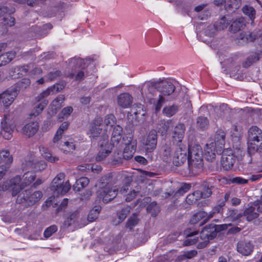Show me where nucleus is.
<instances>
[{
	"mask_svg": "<svg viewBox=\"0 0 262 262\" xmlns=\"http://www.w3.org/2000/svg\"><path fill=\"white\" fill-rule=\"evenodd\" d=\"M261 56L262 51H260V54L255 53L252 55H251L243 63V66L245 68L249 67L251 64H252L253 62L258 60Z\"/></svg>",
	"mask_w": 262,
	"mask_h": 262,
	"instance_id": "nucleus-37",
	"label": "nucleus"
},
{
	"mask_svg": "<svg viewBox=\"0 0 262 262\" xmlns=\"http://www.w3.org/2000/svg\"><path fill=\"white\" fill-rule=\"evenodd\" d=\"M256 37L257 35L255 33L250 32L241 33L239 36V39L242 40L243 42L252 41L256 39Z\"/></svg>",
	"mask_w": 262,
	"mask_h": 262,
	"instance_id": "nucleus-36",
	"label": "nucleus"
},
{
	"mask_svg": "<svg viewBox=\"0 0 262 262\" xmlns=\"http://www.w3.org/2000/svg\"><path fill=\"white\" fill-rule=\"evenodd\" d=\"M69 126V123L68 122H64L60 125L53 140L54 144H58V142L60 141L62 134L68 129Z\"/></svg>",
	"mask_w": 262,
	"mask_h": 262,
	"instance_id": "nucleus-29",
	"label": "nucleus"
},
{
	"mask_svg": "<svg viewBox=\"0 0 262 262\" xmlns=\"http://www.w3.org/2000/svg\"><path fill=\"white\" fill-rule=\"evenodd\" d=\"M191 147H187L185 145L180 143L176 148L173 157V163L176 166L183 164L187 159L188 160L189 150Z\"/></svg>",
	"mask_w": 262,
	"mask_h": 262,
	"instance_id": "nucleus-9",
	"label": "nucleus"
},
{
	"mask_svg": "<svg viewBox=\"0 0 262 262\" xmlns=\"http://www.w3.org/2000/svg\"><path fill=\"white\" fill-rule=\"evenodd\" d=\"M73 189L74 191L76 192H79L80 191L81 188H82V181H81V178H79L75 184L73 186Z\"/></svg>",
	"mask_w": 262,
	"mask_h": 262,
	"instance_id": "nucleus-60",
	"label": "nucleus"
},
{
	"mask_svg": "<svg viewBox=\"0 0 262 262\" xmlns=\"http://www.w3.org/2000/svg\"><path fill=\"white\" fill-rule=\"evenodd\" d=\"M185 126L183 124L180 123L178 124L174 128L172 138L175 142L178 143H182L181 142L183 139L185 133Z\"/></svg>",
	"mask_w": 262,
	"mask_h": 262,
	"instance_id": "nucleus-26",
	"label": "nucleus"
},
{
	"mask_svg": "<svg viewBox=\"0 0 262 262\" xmlns=\"http://www.w3.org/2000/svg\"><path fill=\"white\" fill-rule=\"evenodd\" d=\"M130 208L129 206H126L122 209V210L118 212V218L120 222H122L126 217L127 215L130 211Z\"/></svg>",
	"mask_w": 262,
	"mask_h": 262,
	"instance_id": "nucleus-52",
	"label": "nucleus"
},
{
	"mask_svg": "<svg viewBox=\"0 0 262 262\" xmlns=\"http://www.w3.org/2000/svg\"><path fill=\"white\" fill-rule=\"evenodd\" d=\"M241 0H227L225 5V9L226 10H234L237 9L241 5Z\"/></svg>",
	"mask_w": 262,
	"mask_h": 262,
	"instance_id": "nucleus-41",
	"label": "nucleus"
},
{
	"mask_svg": "<svg viewBox=\"0 0 262 262\" xmlns=\"http://www.w3.org/2000/svg\"><path fill=\"white\" fill-rule=\"evenodd\" d=\"M42 156L48 161L50 162H55L58 160V158L56 157H53L50 152L46 151L44 147L40 149Z\"/></svg>",
	"mask_w": 262,
	"mask_h": 262,
	"instance_id": "nucleus-44",
	"label": "nucleus"
},
{
	"mask_svg": "<svg viewBox=\"0 0 262 262\" xmlns=\"http://www.w3.org/2000/svg\"><path fill=\"white\" fill-rule=\"evenodd\" d=\"M245 26V20L243 17H240L235 20L231 25L230 29L235 32L243 28Z\"/></svg>",
	"mask_w": 262,
	"mask_h": 262,
	"instance_id": "nucleus-32",
	"label": "nucleus"
},
{
	"mask_svg": "<svg viewBox=\"0 0 262 262\" xmlns=\"http://www.w3.org/2000/svg\"><path fill=\"white\" fill-rule=\"evenodd\" d=\"M31 81L29 78H23L17 82V86L19 90H24L29 86Z\"/></svg>",
	"mask_w": 262,
	"mask_h": 262,
	"instance_id": "nucleus-50",
	"label": "nucleus"
},
{
	"mask_svg": "<svg viewBox=\"0 0 262 262\" xmlns=\"http://www.w3.org/2000/svg\"><path fill=\"white\" fill-rule=\"evenodd\" d=\"M164 102H165L164 98L161 95H159V99L155 104V109H156V112H158L161 110V108L163 104L164 103Z\"/></svg>",
	"mask_w": 262,
	"mask_h": 262,
	"instance_id": "nucleus-54",
	"label": "nucleus"
},
{
	"mask_svg": "<svg viewBox=\"0 0 262 262\" xmlns=\"http://www.w3.org/2000/svg\"><path fill=\"white\" fill-rule=\"evenodd\" d=\"M216 147L212 141H209L204 148V156L208 161H212L215 157Z\"/></svg>",
	"mask_w": 262,
	"mask_h": 262,
	"instance_id": "nucleus-22",
	"label": "nucleus"
},
{
	"mask_svg": "<svg viewBox=\"0 0 262 262\" xmlns=\"http://www.w3.org/2000/svg\"><path fill=\"white\" fill-rule=\"evenodd\" d=\"M101 210V207L99 206H96L90 210L88 216V220L90 222L94 221L98 216Z\"/></svg>",
	"mask_w": 262,
	"mask_h": 262,
	"instance_id": "nucleus-40",
	"label": "nucleus"
},
{
	"mask_svg": "<svg viewBox=\"0 0 262 262\" xmlns=\"http://www.w3.org/2000/svg\"><path fill=\"white\" fill-rule=\"evenodd\" d=\"M248 144L250 152L262 149V131L258 127L253 126L249 128Z\"/></svg>",
	"mask_w": 262,
	"mask_h": 262,
	"instance_id": "nucleus-6",
	"label": "nucleus"
},
{
	"mask_svg": "<svg viewBox=\"0 0 262 262\" xmlns=\"http://www.w3.org/2000/svg\"><path fill=\"white\" fill-rule=\"evenodd\" d=\"M220 209L221 207H217L216 208L213 209V212H211L209 214L203 211H199L193 215L190 221V222L191 224H196L199 221L202 220L200 225H203L206 223L210 219L212 218L215 212H219Z\"/></svg>",
	"mask_w": 262,
	"mask_h": 262,
	"instance_id": "nucleus-14",
	"label": "nucleus"
},
{
	"mask_svg": "<svg viewBox=\"0 0 262 262\" xmlns=\"http://www.w3.org/2000/svg\"><path fill=\"white\" fill-rule=\"evenodd\" d=\"M17 95L18 90L16 88L6 90L0 94V103H2L5 107L9 106L13 102Z\"/></svg>",
	"mask_w": 262,
	"mask_h": 262,
	"instance_id": "nucleus-15",
	"label": "nucleus"
},
{
	"mask_svg": "<svg viewBox=\"0 0 262 262\" xmlns=\"http://www.w3.org/2000/svg\"><path fill=\"white\" fill-rule=\"evenodd\" d=\"M190 188L189 184H184L176 192L177 194L183 195Z\"/></svg>",
	"mask_w": 262,
	"mask_h": 262,
	"instance_id": "nucleus-61",
	"label": "nucleus"
},
{
	"mask_svg": "<svg viewBox=\"0 0 262 262\" xmlns=\"http://www.w3.org/2000/svg\"><path fill=\"white\" fill-rule=\"evenodd\" d=\"M42 196V193L40 191L31 193L30 191L26 190L18 195L16 202L19 204L26 202L28 206H31L37 203Z\"/></svg>",
	"mask_w": 262,
	"mask_h": 262,
	"instance_id": "nucleus-8",
	"label": "nucleus"
},
{
	"mask_svg": "<svg viewBox=\"0 0 262 262\" xmlns=\"http://www.w3.org/2000/svg\"><path fill=\"white\" fill-rule=\"evenodd\" d=\"M164 128L163 131L162 132V134H165L166 133L167 130L172 126V122L171 120H168L165 121H164Z\"/></svg>",
	"mask_w": 262,
	"mask_h": 262,
	"instance_id": "nucleus-62",
	"label": "nucleus"
},
{
	"mask_svg": "<svg viewBox=\"0 0 262 262\" xmlns=\"http://www.w3.org/2000/svg\"><path fill=\"white\" fill-rule=\"evenodd\" d=\"M235 157L231 149H226L223 152L221 161L223 167L225 170L230 169L235 162Z\"/></svg>",
	"mask_w": 262,
	"mask_h": 262,
	"instance_id": "nucleus-18",
	"label": "nucleus"
},
{
	"mask_svg": "<svg viewBox=\"0 0 262 262\" xmlns=\"http://www.w3.org/2000/svg\"><path fill=\"white\" fill-rule=\"evenodd\" d=\"M230 212L229 216L234 221H237L241 217L245 216L247 221H250L256 218L258 215V212L255 211V206H254L253 203L249 204V207L245 209L243 214L239 213L235 216L234 210L230 211Z\"/></svg>",
	"mask_w": 262,
	"mask_h": 262,
	"instance_id": "nucleus-11",
	"label": "nucleus"
},
{
	"mask_svg": "<svg viewBox=\"0 0 262 262\" xmlns=\"http://www.w3.org/2000/svg\"><path fill=\"white\" fill-rule=\"evenodd\" d=\"M157 144V134L155 130L149 132L145 142L144 143V148L146 152H151L156 148Z\"/></svg>",
	"mask_w": 262,
	"mask_h": 262,
	"instance_id": "nucleus-16",
	"label": "nucleus"
},
{
	"mask_svg": "<svg viewBox=\"0 0 262 262\" xmlns=\"http://www.w3.org/2000/svg\"><path fill=\"white\" fill-rule=\"evenodd\" d=\"M208 124V120L206 117H199L197 119L196 126L201 129L205 128Z\"/></svg>",
	"mask_w": 262,
	"mask_h": 262,
	"instance_id": "nucleus-47",
	"label": "nucleus"
},
{
	"mask_svg": "<svg viewBox=\"0 0 262 262\" xmlns=\"http://www.w3.org/2000/svg\"><path fill=\"white\" fill-rule=\"evenodd\" d=\"M229 24V22L226 20V17H223L221 20L219 22L216 23L213 26L211 25L208 26L205 33L206 35L211 37L213 35L214 27L217 30H222L227 27Z\"/></svg>",
	"mask_w": 262,
	"mask_h": 262,
	"instance_id": "nucleus-21",
	"label": "nucleus"
},
{
	"mask_svg": "<svg viewBox=\"0 0 262 262\" xmlns=\"http://www.w3.org/2000/svg\"><path fill=\"white\" fill-rule=\"evenodd\" d=\"M253 246L247 241H241L237 245V251L244 255H250L253 251Z\"/></svg>",
	"mask_w": 262,
	"mask_h": 262,
	"instance_id": "nucleus-24",
	"label": "nucleus"
},
{
	"mask_svg": "<svg viewBox=\"0 0 262 262\" xmlns=\"http://www.w3.org/2000/svg\"><path fill=\"white\" fill-rule=\"evenodd\" d=\"M243 12L249 17L250 19L252 20V22L254 21L256 13L254 8L248 5H246L243 8Z\"/></svg>",
	"mask_w": 262,
	"mask_h": 262,
	"instance_id": "nucleus-42",
	"label": "nucleus"
},
{
	"mask_svg": "<svg viewBox=\"0 0 262 262\" xmlns=\"http://www.w3.org/2000/svg\"><path fill=\"white\" fill-rule=\"evenodd\" d=\"M38 124L36 122H31L25 125L23 129V134L28 137L33 136L38 129Z\"/></svg>",
	"mask_w": 262,
	"mask_h": 262,
	"instance_id": "nucleus-25",
	"label": "nucleus"
},
{
	"mask_svg": "<svg viewBox=\"0 0 262 262\" xmlns=\"http://www.w3.org/2000/svg\"><path fill=\"white\" fill-rule=\"evenodd\" d=\"M98 57L94 55L93 56L86 57L83 59V78L88 76V74L91 73V75H94L95 73V65L97 63Z\"/></svg>",
	"mask_w": 262,
	"mask_h": 262,
	"instance_id": "nucleus-13",
	"label": "nucleus"
},
{
	"mask_svg": "<svg viewBox=\"0 0 262 262\" xmlns=\"http://www.w3.org/2000/svg\"><path fill=\"white\" fill-rule=\"evenodd\" d=\"M12 157L10 155L8 150H2L0 151V163L5 164L6 165H9L12 162Z\"/></svg>",
	"mask_w": 262,
	"mask_h": 262,
	"instance_id": "nucleus-33",
	"label": "nucleus"
},
{
	"mask_svg": "<svg viewBox=\"0 0 262 262\" xmlns=\"http://www.w3.org/2000/svg\"><path fill=\"white\" fill-rule=\"evenodd\" d=\"M102 123L103 119L101 117H97L94 120L91 124V127L90 129L91 134L93 137H97L99 134H100L102 128H100V127L102 126Z\"/></svg>",
	"mask_w": 262,
	"mask_h": 262,
	"instance_id": "nucleus-27",
	"label": "nucleus"
},
{
	"mask_svg": "<svg viewBox=\"0 0 262 262\" xmlns=\"http://www.w3.org/2000/svg\"><path fill=\"white\" fill-rule=\"evenodd\" d=\"M202 195H203L201 191H195L191 194L187 195L186 201L187 204L191 205L194 204L196 201L202 198Z\"/></svg>",
	"mask_w": 262,
	"mask_h": 262,
	"instance_id": "nucleus-35",
	"label": "nucleus"
},
{
	"mask_svg": "<svg viewBox=\"0 0 262 262\" xmlns=\"http://www.w3.org/2000/svg\"><path fill=\"white\" fill-rule=\"evenodd\" d=\"M57 231V227L52 225L47 228L43 233V235L46 238L50 237L54 233Z\"/></svg>",
	"mask_w": 262,
	"mask_h": 262,
	"instance_id": "nucleus-51",
	"label": "nucleus"
},
{
	"mask_svg": "<svg viewBox=\"0 0 262 262\" xmlns=\"http://www.w3.org/2000/svg\"><path fill=\"white\" fill-rule=\"evenodd\" d=\"M198 254L197 251L192 250L190 251H187L184 252L183 254L180 255L178 257V260L179 261H182L186 258L191 259L195 256Z\"/></svg>",
	"mask_w": 262,
	"mask_h": 262,
	"instance_id": "nucleus-43",
	"label": "nucleus"
},
{
	"mask_svg": "<svg viewBox=\"0 0 262 262\" xmlns=\"http://www.w3.org/2000/svg\"><path fill=\"white\" fill-rule=\"evenodd\" d=\"M85 166L83 164V170H91L92 171H96L97 172H98L99 171H101V168L99 166L96 165H91V164H84Z\"/></svg>",
	"mask_w": 262,
	"mask_h": 262,
	"instance_id": "nucleus-53",
	"label": "nucleus"
},
{
	"mask_svg": "<svg viewBox=\"0 0 262 262\" xmlns=\"http://www.w3.org/2000/svg\"><path fill=\"white\" fill-rule=\"evenodd\" d=\"M157 89L162 95L168 96L174 92L175 86L170 80H165L158 84Z\"/></svg>",
	"mask_w": 262,
	"mask_h": 262,
	"instance_id": "nucleus-20",
	"label": "nucleus"
},
{
	"mask_svg": "<svg viewBox=\"0 0 262 262\" xmlns=\"http://www.w3.org/2000/svg\"><path fill=\"white\" fill-rule=\"evenodd\" d=\"M203 152L201 146L195 145L189 150L188 165L192 174L196 175L203 168Z\"/></svg>",
	"mask_w": 262,
	"mask_h": 262,
	"instance_id": "nucleus-4",
	"label": "nucleus"
},
{
	"mask_svg": "<svg viewBox=\"0 0 262 262\" xmlns=\"http://www.w3.org/2000/svg\"><path fill=\"white\" fill-rule=\"evenodd\" d=\"M254 206L257 208V211L258 212H262V198L259 200H257L253 203Z\"/></svg>",
	"mask_w": 262,
	"mask_h": 262,
	"instance_id": "nucleus-64",
	"label": "nucleus"
},
{
	"mask_svg": "<svg viewBox=\"0 0 262 262\" xmlns=\"http://www.w3.org/2000/svg\"><path fill=\"white\" fill-rule=\"evenodd\" d=\"M123 142L125 146H131L132 143L135 142L136 146H137V141L136 140H133V135L132 134L124 136L123 137Z\"/></svg>",
	"mask_w": 262,
	"mask_h": 262,
	"instance_id": "nucleus-48",
	"label": "nucleus"
},
{
	"mask_svg": "<svg viewBox=\"0 0 262 262\" xmlns=\"http://www.w3.org/2000/svg\"><path fill=\"white\" fill-rule=\"evenodd\" d=\"M129 186L127 184L119 186V193L126 196L125 200L126 202H130L135 199L137 193V191L134 189L129 190Z\"/></svg>",
	"mask_w": 262,
	"mask_h": 262,
	"instance_id": "nucleus-23",
	"label": "nucleus"
},
{
	"mask_svg": "<svg viewBox=\"0 0 262 262\" xmlns=\"http://www.w3.org/2000/svg\"><path fill=\"white\" fill-rule=\"evenodd\" d=\"M60 72L57 70H54L50 72L48 75V78L49 80L52 81L56 79L59 76Z\"/></svg>",
	"mask_w": 262,
	"mask_h": 262,
	"instance_id": "nucleus-57",
	"label": "nucleus"
},
{
	"mask_svg": "<svg viewBox=\"0 0 262 262\" xmlns=\"http://www.w3.org/2000/svg\"><path fill=\"white\" fill-rule=\"evenodd\" d=\"M5 25L9 26H13L15 24V19L14 17L10 15L6 16L3 18Z\"/></svg>",
	"mask_w": 262,
	"mask_h": 262,
	"instance_id": "nucleus-55",
	"label": "nucleus"
},
{
	"mask_svg": "<svg viewBox=\"0 0 262 262\" xmlns=\"http://www.w3.org/2000/svg\"><path fill=\"white\" fill-rule=\"evenodd\" d=\"M80 216V211L75 210L72 212L70 217H68L64 222V226L66 227H69L72 225L75 222H76L78 217Z\"/></svg>",
	"mask_w": 262,
	"mask_h": 262,
	"instance_id": "nucleus-34",
	"label": "nucleus"
},
{
	"mask_svg": "<svg viewBox=\"0 0 262 262\" xmlns=\"http://www.w3.org/2000/svg\"><path fill=\"white\" fill-rule=\"evenodd\" d=\"M138 221L137 215L134 214L128 219L126 224V227L132 229L133 227L137 224Z\"/></svg>",
	"mask_w": 262,
	"mask_h": 262,
	"instance_id": "nucleus-46",
	"label": "nucleus"
},
{
	"mask_svg": "<svg viewBox=\"0 0 262 262\" xmlns=\"http://www.w3.org/2000/svg\"><path fill=\"white\" fill-rule=\"evenodd\" d=\"M30 69V65H24V66H17L15 70H17L18 72H24L25 74L28 73Z\"/></svg>",
	"mask_w": 262,
	"mask_h": 262,
	"instance_id": "nucleus-59",
	"label": "nucleus"
},
{
	"mask_svg": "<svg viewBox=\"0 0 262 262\" xmlns=\"http://www.w3.org/2000/svg\"><path fill=\"white\" fill-rule=\"evenodd\" d=\"M16 53L10 51L0 56V67L5 66L12 61L15 57Z\"/></svg>",
	"mask_w": 262,
	"mask_h": 262,
	"instance_id": "nucleus-30",
	"label": "nucleus"
},
{
	"mask_svg": "<svg viewBox=\"0 0 262 262\" xmlns=\"http://www.w3.org/2000/svg\"><path fill=\"white\" fill-rule=\"evenodd\" d=\"M171 149L170 148L166 147L164 150L163 153V159L166 161H168L169 160V158L170 156Z\"/></svg>",
	"mask_w": 262,
	"mask_h": 262,
	"instance_id": "nucleus-63",
	"label": "nucleus"
},
{
	"mask_svg": "<svg viewBox=\"0 0 262 262\" xmlns=\"http://www.w3.org/2000/svg\"><path fill=\"white\" fill-rule=\"evenodd\" d=\"M118 192H119V186L115 185L99 190L97 192V194L100 199L107 203L115 198Z\"/></svg>",
	"mask_w": 262,
	"mask_h": 262,
	"instance_id": "nucleus-10",
	"label": "nucleus"
},
{
	"mask_svg": "<svg viewBox=\"0 0 262 262\" xmlns=\"http://www.w3.org/2000/svg\"><path fill=\"white\" fill-rule=\"evenodd\" d=\"M178 111V107L177 105H172L166 106L163 109L162 112L164 116L170 117L174 115Z\"/></svg>",
	"mask_w": 262,
	"mask_h": 262,
	"instance_id": "nucleus-38",
	"label": "nucleus"
},
{
	"mask_svg": "<svg viewBox=\"0 0 262 262\" xmlns=\"http://www.w3.org/2000/svg\"><path fill=\"white\" fill-rule=\"evenodd\" d=\"M132 103V97L128 93H123L118 97V103L122 107L127 108Z\"/></svg>",
	"mask_w": 262,
	"mask_h": 262,
	"instance_id": "nucleus-28",
	"label": "nucleus"
},
{
	"mask_svg": "<svg viewBox=\"0 0 262 262\" xmlns=\"http://www.w3.org/2000/svg\"><path fill=\"white\" fill-rule=\"evenodd\" d=\"M225 136L226 134L223 130L219 129L214 135L213 141L212 140L216 147L217 154H220L223 152L225 143Z\"/></svg>",
	"mask_w": 262,
	"mask_h": 262,
	"instance_id": "nucleus-19",
	"label": "nucleus"
},
{
	"mask_svg": "<svg viewBox=\"0 0 262 262\" xmlns=\"http://www.w3.org/2000/svg\"><path fill=\"white\" fill-rule=\"evenodd\" d=\"M116 118L112 114L107 115L104 120V123L107 126H113L116 123Z\"/></svg>",
	"mask_w": 262,
	"mask_h": 262,
	"instance_id": "nucleus-49",
	"label": "nucleus"
},
{
	"mask_svg": "<svg viewBox=\"0 0 262 262\" xmlns=\"http://www.w3.org/2000/svg\"><path fill=\"white\" fill-rule=\"evenodd\" d=\"M9 115H5L1 121L2 131L0 132V137L3 136L4 138L9 140L12 136V133L14 128V125L11 123Z\"/></svg>",
	"mask_w": 262,
	"mask_h": 262,
	"instance_id": "nucleus-12",
	"label": "nucleus"
},
{
	"mask_svg": "<svg viewBox=\"0 0 262 262\" xmlns=\"http://www.w3.org/2000/svg\"><path fill=\"white\" fill-rule=\"evenodd\" d=\"M62 88L63 86L60 84L54 85L48 88L35 97V101L37 102H40V103L36 105L30 114L31 117H36L40 114L49 103L48 100L46 99V98L51 94H53L58 92Z\"/></svg>",
	"mask_w": 262,
	"mask_h": 262,
	"instance_id": "nucleus-5",
	"label": "nucleus"
},
{
	"mask_svg": "<svg viewBox=\"0 0 262 262\" xmlns=\"http://www.w3.org/2000/svg\"><path fill=\"white\" fill-rule=\"evenodd\" d=\"M56 145L62 149V147L63 146H66L68 149H64V152L67 151L68 152L71 151L72 150H74L75 149V145L73 144V142H70L68 141H64V142H58V144H56Z\"/></svg>",
	"mask_w": 262,
	"mask_h": 262,
	"instance_id": "nucleus-45",
	"label": "nucleus"
},
{
	"mask_svg": "<svg viewBox=\"0 0 262 262\" xmlns=\"http://www.w3.org/2000/svg\"><path fill=\"white\" fill-rule=\"evenodd\" d=\"M122 128L119 125H116L114 127L111 143H108V137L106 133H103L100 136L99 145L100 150L96 157L97 161H100L103 160L112 149V147L119 143L121 138Z\"/></svg>",
	"mask_w": 262,
	"mask_h": 262,
	"instance_id": "nucleus-1",
	"label": "nucleus"
},
{
	"mask_svg": "<svg viewBox=\"0 0 262 262\" xmlns=\"http://www.w3.org/2000/svg\"><path fill=\"white\" fill-rule=\"evenodd\" d=\"M215 230V229L213 228L204 227L200 233V240L201 241H200L198 238L192 237L193 235L197 234V232H191L190 230H186L184 234L188 237V238L184 241V245L190 246L199 242L197 248L203 249L206 247L208 245L209 241L213 238Z\"/></svg>",
	"mask_w": 262,
	"mask_h": 262,
	"instance_id": "nucleus-3",
	"label": "nucleus"
},
{
	"mask_svg": "<svg viewBox=\"0 0 262 262\" xmlns=\"http://www.w3.org/2000/svg\"><path fill=\"white\" fill-rule=\"evenodd\" d=\"M135 142H133L131 146H125L122 154V156L124 159L128 160L131 159L136 150Z\"/></svg>",
	"mask_w": 262,
	"mask_h": 262,
	"instance_id": "nucleus-31",
	"label": "nucleus"
},
{
	"mask_svg": "<svg viewBox=\"0 0 262 262\" xmlns=\"http://www.w3.org/2000/svg\"><path fill=\"white\" fill-rule=\"evenodd\" d=\"M73 110L72 107L67 106L62 109L60 114L63 116L62 118L67 117L73 112Z\"/></svg>",
	"mask_w": 262,
	"mask_h": 262,
	"instance_id": "nucleus-58",
	"label": "nucleus"
},
{
	"mask_svg": "<svg viewBox=\"0 0 262 262\" xmlns=\"http://www.w3.org/2000/svg\"><path fill=\"white\" fill-rule=\"evenodd\" d=\"M64 177V173H60L53 180L50 186V189L54 193V196L64 195L71 188V185L69 181L63 183V181Z\"/></svg>",
	"mask_w": 262,
	"mask_h": 262,
	"instance_id": "nucleus-7",
	"label": "nucleus"
},
{
	"mask_svg": "<svg viewBox=\"0 0 262 262\" xmlns=\"http://www.w3.org/2000/svg\"><path fill=\"white\" fill-rule=\"evenodd\" d=\"M230 181L232 183L237 184H245L248 182V180L247 179L239 177H234L231 179Z\"/></svg>",
	"mask_w": 262,
	"mask_h": 262,
	"instance_id": "nucleus-56",
	"label": "nucleus"
},
{
	"mask_svg": "<svg viewBox=\"0 0 262 262\" xmlns=\"http://www.w3.org/2000/svg\"><path fill=\"white\" fill-rule=\"evenodd\" d=\"M36 175L34 172L27 171L23 175V181L20 185L21 178L19 176H17L13 179L4 182L2 188L4 190L11 189L12 195L15 196L21 189L34 181Z\"/></svg>",
	"mask_w": 262,
	"mask_h": 262,
	"instance_id": "nucleus-2",
	"label": "nucleus"
},
{
	"mask_svg": "<svg viewBox=\"0 0 262 262\" xmlns=\"http://www.w3.org/2000/svg\"><path fill=\"white\" fill-rule=\"evenodd\" d=\"M65 100L64 95H60L58 96L52 102L51 106L52 109L55 110H59L62 106V104Z\"/></svg>",
	"mask_w": 262,
	"mask_h": 262,
	"instance_id": "nucleus-39",
	"label": "nucleus"
},
{
	"mask_svg": "<svg viewBox=\"0 0 262 262\" xmlns=\"http://www.w3.org/2000/svg\"><path fill=\"white\" fill-rule=\"evenodd\" d=\"M47 165L44 161H38L34 157H30L23 164L24 170H27L30 168L36 171H41L45 169Z\"/></svg>",
	"mask_w": 262,
	"mask_h": 262,
	"instance_id": "nucleus-17",
	"label": "nucleus"
}]
</instances>
